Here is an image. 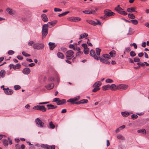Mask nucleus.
<instances>
[{"instance_id": "7", "label": "nucleus", "mask_w": 149, "mask_h": 149, "mask_svg": "<svg viewBox=\"0 0 149 149\" xmlns=\"http://www.w3.org/2000/svg\"><path fill=\"white\" fill-rule=\"evenodd\" d=\"M90 54L91 56L93 57L94 58L97 60H99V56L98 57L95 54V52L94 50L92 49L90 51Z\"/></svg>"}, {"instance_id": "22", "label": "nucleus", "mask_w": 149, "mask_h": 149, "mask_svg": "<svg viewBox=\"0 0 149 149\" xmlns=\"http://www.w3.org/2000/svg\"><path fill=\"white\" fill-rule=\"evenodd\" d=\"M66 102V100L65 99L59 100L58 102L57 103L58 105H60L65 103Z\"/></svg>"}, {"instance_id": "18", "label": "nucleus", "mask_w": 149, "mask_h": 149, "mask_svg": "<svg viewBox=\"0 0 149 149\" xmlns=\"http://www.w3.org/2000/svg\"><path fill=\"white\" fill-rule=\"evenodd\" d=\"M99 60H100V62L105 64H109L110 63V62L105 59L101 58L100 56H99Z\"/></svg>"}, {"instance_id": "10", "label": "nucleus", "mask_w": 149, "mask_h": 149, "mask_svg": "<svg viewBox=\"0 0 149 149\" xmlns=\"http://www.w3.org/2000/svg\"><path fill=\"white\" fill-rule=\"evenodd\" d=\"M117 87V89L123 90L126 89L128 87V86L127 85L120 84L118 85Z\"/></svg>"}, {"instance_id": "50", "label": "nucleus", "mask_w": 149, "mask_h": 149, "mask_svg": "<svg viewBox=\"0 0 149 149\" xmlns=\"http://www.w3.org/2000/svg\"><path fill=\"white\" fill-rule=\"evenodd\" d=\"M83 53L80 51H78L76 53V56H80Z\"/></svg>"}, {"instance_id": "64", "label": "nucleus", "mask_w": 149, "mask_h": 149, "mask_svg": "<svg viewBox=\"0 0 149 149\" xmlns=\"http://www.w3.org/2000/svg\"><path fill=\"white\" fill-rule=\"evenodd\" d=\"M82 12L83 13L86 14H90L89 11L88 10H85L84 11H83Z\"/></svg>"}, {"instance_id": "14", "label": "nucleus", "mask_w": 149, "mask_h": 149, "mask_svg": "<svg viewBox=\"0 0 149 149\" xmlns=\"http://www.w3.org/2000/svg\"><path fill=\"white\" fill-rule=\"evenodd\" d=\"M6 10L8 13L12 15H15V12L12 10L11 9L9 8H7Z\"/></svg>"}, {"instance_id": "49", "label": "nucleus", "mask_w": 149, "mask_h": 149, "mask_svg": "<svg viewBox=\"0 0 149 149\" xmlns=\"http://www.w3.org/2000/svg\"><path fill=\"white\" fill-rule=\"evenodd\" d=\"M14 88L15 90H18L21 88L20 86L18 85H16L14 86Z\"/></svg>"}, {"instance_id": "9", "label": "nucleus", "mask_w": 149, "mask_h": 149, "mask_svg": "<svg viewBox=\"0 0 149 149\" xmlns=\"http://www.w3.org/2000/svg\"><path fill=\"white\" fill-rule=\"evenodd\" d=\"M105 15L107 16H114L115 14L109 10H106L104 11Z\"/></svg>"}, {"instance_id": "45", "label": "nucleus", "mask_w": 149, "mask_h": 149, "mask_svg": "<svg viewBox=\"0 0 149 149\" xmlns=\"http://www.w3.org/2000/svg\"><path fill=\"white\" fill-rule=\"evenodd\" d=\"M130 55L132 57H134L136 56V54L134 51H131L130 52Z\"/></svg>"}, {"instance_id": "31", "label": "nucleus", "mask_w": 149, "mask_h": 149, "mask_svg": "<svg viewBox=\"0 0 149 149\" xmlns=\"http://www.w3.org/2000/svg\"><path fill=\"white\" fill-rule=\"evenodd\" d=\"M110 56L112 57H114L116 56V52L115 51L113 50L109 53Z\"/></svg>"}, {"instance_id": "39", "label": "nucleus", "mask_w": 149, "mask_h": 149, "mask_svg": "<svg viewBox=\"0 0 149 149\" xmlns=\"http://www.w3.org/2000/svg\"><path fill=\"white\" fill-rule=\"evenodd\" d=\"M128 17L131 19H134L135 18V16L132 13H129L128 15Z\"/></svg>"}, {"instance_id": "53", "label": "nucleus", "mask_w": 149, "mask_h": 149, "mask_svg": "<svg viewBox=\"0 0 149 149\" xmlns=\"http://www.w3.org/2000/svg\"><path fill=\"white\" fill-rule=\"evenodd\" d=\"M14 52L13 50H10L8 51V54L9 55H12L14 54Z\"/></svg>"}, {"instance_id": "26", "label": "nucleus", "mask_w": 149, "mask_h": 149, "mask_svg": "<svg viewBox=\"0 0 149 149\" xmlns=\"http://www.w3.org/2000/svg\"><path fill=\"white\" fill-rule=\"evenodd\" d=\"M81 20L80 18L77 17H74L72 18L70 20L71 21L74 22H76L80 21Z\"/></svg>"}, {"instance_id": "12", "label": "nucleus", "mask_w": 149, "mask_h": 149, "mask_svg": "<svg viewBox=\"0 0 149 149\" xmlns=\"http://www.w3.org/2000/svg\"><path fill=\"white\" fill-rule=\"evenodd\" d=\"M79 98V97H75L74 98H71L67 100L68 102H71L72 104H74V102Z\"/></svg>"}, {"instance_id": "33", "label": "nucleus", "mask_w": 149, "mask_h": 149, "mask_svg": "<svg viewBox=\"0 0 149 149\" xmlns=\"http://www.w3.org/2000/svg\"><path fill=\"white\" fill-rule=\"evenodd\" d=\"M121 114L123 116L125 117H127L130 114L127 111L122 112H121Z\"/></svg>"}, {"instance_id": "15", "label": "nucleus", "mask_w": 149, "mask_h": 149, "mask_svg": "<svg viewBox=\"0 0 149 149\" xmlns=\"http://www.w3.org/2000/svg\"><path fill=\"white\" fill-rule=\"evenodd\" d=\"M54 84L53 83H51L45 86L46 88L48 90L52 89L54 87Z\"/></svg>"}, {"instance_id": "16", "label": "nucleus", "mask_w": 149, "mask_h": 149, "mask_svg": "<svg viewBox=\"0 0 149 149\" xmlns=\"http://www.w3.org/2000/svg\"><path fill=\"white\" fill-rule=\"evenodd\" d=\"M118 88L117 86H116L115 84H113L111 85H109V89L112 91H115Z\"/></svg>"}, {"instance_id": "62", "label": "nucleus", "mask_w": 149, "mask_h": 149, "mask_svg": "<svg viewBox=\"0 0 149 149\" xmlns=\"http://www.w3.org/2000/svg\"><path fill=\"white\" fill-rule=\"evenodd\" d=\"M137 64L138 65H140L141 66H144V62H138L137 63Z\"/></svg>"}, {"instance_id": "25", "label": "nucleus", "mask_w": 149, "mask_h": 149, "mask_svg": "<svg viewBox=\"0 0 149 149\" xmlns=\"http://www.w3.org/2000/svg\"><path fill=\"white\" fill-rule=\"evenodd\" d=\"M102 57H103L106 60H108L110 58V56L107 54H104L102 56Z\"/></svg>"}, {"instance_id": "3", "label": "nucleus", "mask_w": 149, "mask_h": 149, "mask_svg": "<svg viewBox=\"0 0 149 149\" xmlns=\"http://www.w3.org/2000/svg\"><path fill=\"white\" fill-rule=\"evenodd\" d=\"M33 109L35 110H40L43 112H45L46 111V109L44 105H38L34 106Z\"/></svg>"}, {"instance_id": "34", "label": "nucleus", "mask_w": 149, "mask_h": 149, "mask_svg": "<svg viewBox=\"0 0 149 149\" xmlns=\"http://www.w3.org/2000/svg\"><path fill=\"white\" fill-rule=\"evenodd\" d=\"M137 132L143 134H146V130L144 129H142L139 130H137Z\"/></svg>"}, {"instance_id": "43", "label": "nucleus", "mask_w": 149, "mask_h": 149, "mask_svg": "<svg viewBox=\"0 0 149 149\" xmlns=\"http://www.w3.org/2000/svg\"><path fill=\"white\" fill-rule=\"evenodd\" d=\"M49 125L50 126V127L51 128L53 129L55 128V125L53 124L52 122L51 121L49 123Z\"/></svg>"}, {"instance_id": "23", "label": "nucleus", "mask_w": 149, "mask_h": 149, "mask_svg": "<svg viewBox=\"0 0 149 149\" xmlns=\"http://www.w3.org/2000/svg\"><path fill=\"white\" fill-rule=\"evenodd\" d=\"M136 8L135 7H131L127 8V10L128 12L132 13L135 11Z\"/></svg>"}, {"instance_id": "13", "label": "nucleus", "mask_w": 149, "mask_h": 149, "mask_svg": "<svg viewBox=\"0 0 149 149\" xmlns=\"http://www.w3.org/2000/svg\"><path fill=\"white\" fill-rule=\"evenodd\" d=\"M23 73L24 74H28L30 72L31 70L28 68H25L22 71Z\"/></svg>"}, {"instance_id": "59", "label": "nucleus", "mask_w": 149, "mask_h": 149, "mask_svg": "<svg viewBox=\"0 0 149 149\" xmlns=\"http://www.w3.org/2000/svg\"><path fill=\"white\" fill-rule=\"evenodd\" d=\"M48 80L50 81H54V79L53 77H51L49 78Z\"/></svg>"}, {"instance_id": "47", "label": "nucleus", "mask_w": 149, "mask_h": 149, "mask_svg": "<svg viewBox=\"0 0 149 149\" xmlns=\"http://www.w3.org/2000/svg\"><path fill=\"white\" fill-rule=\"evenodd\" d=\"M138 116L137 115L133 114L131 116L133 120L136 119L138 118Z\"/></svg>"}, {"instance_id": "8", "label": "nucleus", "mask_w": 149, "mask_h": 149, "mask_svg": "<svg viewBox=\"0 0 149 149\" xmlns=\"http://www.w3.org/2000/svg\"><path fill=\"white\" fill-rule=\"evenodd\" d=\"M36 124L39 125L41 127H43L44 126V123L42 122L41 120L38 118H37L35 120Z\"/></svg>"}, {"instance_id": "30", "label": "nucleus", "mask_w": 149, "mask_h": 149, "mask_svg": "<svg viewBox=\"0 0 149 149\" xmlns=\"http://www.w3.org/2000/svg\"><path fill=\"white\" fill-rule=\"evenodd\" d=\"M55 24V23L53 22H49L47 24H46L47 25V27H48L50 28H51L52 26H53Z\"/></svg>"}, {"instance_id": "51", "label": "nucleus", "mask_w": 149, "mask_h": 149, "mask_svg": "<svg viewBox=\"0 0 149 149\" xmlns=\"http://www.w3.org/2000/svg\"><path fill=\"white\" fill-rule=\"evenodd\" d=\"M100 88L99 87H95L92 90L93 92H96L97 91L99 90Z\"/></svg>"}, {"instance_id": "52", "label": "nucleus", "mask_w": 149, "mask_h": 149, "mask_svg": "<svg viewBox=\"0 0 149 149\" xmlns=\"http://www.w3.org/2000/svg\"><path fill=\"white\" fill-rule=\"evenodd\" d=\"M81 100H82V101L81 102H82L81 103V104L87 103L88 102V100L86 99H83Z\"/></svg>"}, {"instance_id": "36", "label": "nucleus", "mask_w": 149, "mask_h": 149, "mask_svg": "<svg viewBox=\"0 0 149 149\" xmlns=\"http://www.w3.org/2000/svg\"><path fill=\"white\" fill-rule=\"evenodd\" d=\"M101 51V49H100L98 48H96V52L97 55V56H99L100 54V52Z\"/></svg>"}, {"instance_id": "27", "label": "nucleus", "mask_w": 149, "mask_h": 149, "mask_svg": "<svg viewBox=\"0 0 149 149\" xmlns=\"http://www.w3.org/2000/svg\"><path fill=\"white\" fill-rule=\"evenodd\" d=\"M6 72L4 70H2L0 72V76L3 78L5 76Z\"/></svg>"}, {"instance_id": "42", "label": "nucleus", "mask_w": 149, "mask_h": 149, "mask_svg": "<svg viewBox=\"0 0 149 149\" xmlns=\"http://www.w3.org/2000/svg\"><path fill=\"white\" fill-rule=\"evenodd\" d=\"M105 82L107 83H113V81L110 79H108L106 80Z\"/></svg>"}, {"instance_id": "54", "label": "nucleus", "mask_w": 149, "mask_h": 149, "mask_svg": "<svg viewBox=\"0 0 149 149\" xmlns=\"http://www.w3.org/2000/svg\"><path fill=\"white\" fill-rule=\"evenodd\" d=\"M62 10L59 8H55L54 11L55 12H60L62 11Z\"/></svg>"}, {"instance_id": "21", "label": "nucleus", "mask_w": 149, "mask_h": 149, "mask_svg": "<svg viewBox=\"0 0 149 149\" xmlns=\"http://www.w3.org/2000/svg\"><path fill=\"white\" fill-rule=\"evenodd\" d=\"M86 22L89 24H91L93 25H97L96 22H95L94 21L92 20H91L88 19L86 20Z\"/></svg>"}, {"instance_id": "40", "label": "nucleus", "mask_w": 149, "mask_h": 149, "mask_svg": "<svg viewBox=\"0 0 149 149\" xmlns=\"http://www.w3.org/2000/svg\"><path fill=\"white\" fill-rule=\"evenodd\" d=\"M133 33L132 31V29L131 27H130L129 30V32L127 34V35H132Z\"/></svg>"}, {"instance_id": "63", "label": "nucleus", "mask_w": 149, "mask_h": 149, "mask_svg": "<svg viewBox=\"0 0 149 149\" xmlns=\"http://www.w3.org/2000/svg\"><path fill=\"white\" fill-rule=\"evenodd\" d=\"M82 47L84 48V49L86 48L87 47V45L86 43H83L82 44Z\"/></svg>"}, {"instance_id": "6", "label": "nucleus", "mask_w": 149, "mask_h": 149, "mask_svg": "<svg viewBox=\"0 0 149 149\" xmlns=\"http://www.w3.org/2000/svg\"><path fill=\"white\" fill-rule=\"evenodd\" d=\"M41 146L42 148L45 149H55V148L54 145L50 146L47 144H42Z\"/></svg>"}, {"instance_id": "37", "label": "nucleus", "mask_w": 149, "mask_h": 149, "mask_svg": "<svg viewBox=\"0 0 149 149\" xmlns=\"http://www.w3.org/2000/svg\"><path fill=\"white\" fill-rule=\"evenodd\" d=\"M84 52L86 55L88 54L89 53V49L88 48L84 49Z\"/></svg>"}, {"instance_id": "1", "label": "nucleus", "mask_w": 149, "mask_h": 149, "mask_svg": "<svg viewBox=\"0 0 149 149\" xmlns=\"http://www.w3.org/2000/svg\"><path fill=\"white\" fill-rule=\"evenodd\" d=\"M48 28L47 25L46 24H44L43 25L42 28V39L45 38L47 35L48 33Z\"/></svg>"}, {"instance_id": "38", "label": "nucleus", "mask_w": 149, "mask_h": 149, "mask_svg": "<svg viewBox=\"0 0 149 149\" xmlns=\"http://www.w3.org/2000/svg\"><path fill=\"white\" fill-rule=\"evenodd\" d=\"M131 22H132V23L133 24H134V25H136L138 23V21L136 19L131 20Z\"/></svg>"}, {"instance_id": "2", "label": "nucleus", "mask_w": 149, "mask_h": 149, "mask_svg": "<svg viewBox=\"0 0 149 149\" xmlns=\"http://www.w3.org/2000/svg\"><path fill=\"white\" fill-rule=\"evenodd\" d=\"M115 10L118 13L121 15H126L127 14L126 12L124 11V10L121 8L120 7V5H118V6L115 8Z\"/></svg>"}, {"instance_id": "48", "label": "nucleus", "mask_w": 149, "mask_h": 149, "mask_svg": "<svg viewBox=\"0 0 149 149\" xmlns=\"http://www.w3.org/2000/svg\"><path fill=\"white\" fill-rule=\"evenodd\" d=\"M117 138L118 139L124 140L125 139V138L123 136L121 135H117Z\"/></svg>"}, {"instance_id": "29", "label": "nucleus", "mask_w": 149, "mask_h": 149, "mask_svg": "<svg viewBox=\"0 0 149 149\" xmlns=\"http://www.w3.org/2000/svg\"><path fill=\"white\" fill-rule=\"evenodd\" d=\"M58 57L61 59H63L64 58V56L63 53L61 52H58V53L57 54Z\"/></svg>"}, {"instance_id": "57", "label": "nucleus", "mask_w": 149, "mask_h": 149, "mask_svg": "<svg viewBox=\"0 0 149 149\" xmlns=\"http://www.w3.org/2000/svg\"><path fill=\"white\" fill-rule=\"evenodd\" d=\"M75 46V44H70L69 45V47L70 48L74 49Z\"/></svg>"}, {"instance_id": "41", "label": "nucleus", "mask_w": 149, "mask_h": 149, "mask_svg": "<svg viewBox=\"0 0 149 149\" xmlns=\"http://www.w3.org/2000/svg\"><path fill=\"white\" fill-rule=\"evenodd\" d=\"M75 46L74 48V50H76L78 51H80V48L79 47H77V43L75 44Z\"/></svg>"}, {"instance_id": "60", "label": "nucleus", "mask_w": 149, "mask_h": 149, "mask_svg": "<svg viewBox=\"0 0 149 149\" xmlns=\"http://www.w3.org/2000/svg\"><path fill=\"white\" fill-rule=\"evenodd\" d=\"M59 99H60L58 98H55L53 99V102H58Z\"/></svg>"}, {"instance_id": "55", "label": "nucleus", "mask_w": 149, "mask_h": 149, "mask_svg": "<svg viewBox=\"0 0 149 149\" xmlns=\"http://www.w3.org/2000/svg\"><path fill=\"white\" fill-rule=\"evenodd\" d=\"M16 149H21L20 148V146L19 144H17L15 145Z\"/></svg>"}, {"instance_id": "24", "label": "nucleus", "mask_w": 149, "mask_h": 149, "mask_svg": "<svg viewBox=\"0 0 149 149\" xmlns=\"http://www.w3.org/2000/svg\"><path fill=\"white\" fill-rule=\"evenodd\" d=\"M102 83L100 81H98L96 82L93 85V87H99L100 85H101Z\"/></svg>"}, {"instance_id": "4", "label": "nucleus", "mask_w": 149, "mask_h": 149, "mask_svg": "<svg viewBox=\"0 0 149 149\" xmlns=\"http://www.w3.org/2000/svg\"><path fill=\"white\" fill-rule=\"evenodd\" d=\"M44 47V44L41 43H36L33 45V47L34 49L37 50L42 49Z\"/></svg>"}, {"instance_id": "11", "label": "nucleus", "mask_w": 149, "mask_h": 149, "mask_svg": "<svg viewBox=\"0 0 149 149\" xmlns=\"http://www.w3.org/2000/svg\"><path fill=\"white\" fill-rule=\"evenodd\" d=\"M10 68H13L14 70L18 69L20 67L21 65L19 63H18L14 65L13 64H11L10 65Z\"/></svg>"}, {"instance_id": "28", "label": "nucleus", "mask_w": 149, "mask_h": 149, "mask_svg": "<svg viewBox=\"0 0 149 149\" xmlns=\"http://www.w3.org/2000/svg\"><path fill=\"white\" fill-rule=\"evenodd\" d=\"M4 92L7 95H11L13 93V90H10V91L6 90L4 91Z\"/></svg>"}, {"instance_id": "46", "label": "nucleus", "mask_w": 149, "mask_h": 149, "mask_svg": "<svg viewBox=\"0 0 149 149\" xmlns=\"http://www.w3.org/2000/svg\"><path fill=\"white\" fill-rule=\"evenodd\" d=\"M134 61L135 62H139L140 61V59L137 57L134 58Z\"/></svg>"}, {"instance_id": "61", "label": "nucleus", "mask_w": 149, "mask_h": 149, "mask_svg": "<svg viewBox=\"0 0 149 149\" xmlns=\"http://www.w3.org/2000/svg\"><path fill=\"white\" fill-rule=\"evenodd\" d=\"M87 43L91 47L93 46L92 44L90 42V40L89 39L87 40Z\"/></svg>"}, {"instance_id": "32", "label": "nucleus", "mask_w": 149, "mask_h": 149, "mask_svg": "<svg viewBox=\"0 0 149 149\" xmlns=\"http://www.w3.org/2000/svg\"><path fill=\"white\" fill-rule=\"evenodd\" d=\"M102 89L104 91L108 90L109 89V85L107 84V85L102 86Z\"/></svg>"}, {"instance_id": "56", "label": "nucleus", "mask_w": 149, "mask_h": 149, "mask_svg": "<svg viewBox=\"0 0 149 149\" xmlns=\"http://www.w3.org/2000/svg\"><path fill=\"white\" fill-rule=\"evenodd\" d=\"M89 12L90 14H94L95 13V10H91Z\"/></svg>"}, {"instance_id": "58", "label": "nucleus", "mask_w": 149, "mask_h": 149, "mask_svg": "<svg viewBox=\"0 0 149 149\" xmlns=\"http://www.w3.org/2000/svg\"><path fill=\"white\" fill-rule=\"evenodd\" d=\"M35 44L33 41H30L28 42V45L29 46H33L34 44Z\"/></svg>"}, {"instance_id": "5", "label": "nucleus", "mask_w": 149, "mask_h": 149, "mask_svg": "<svg viewBox=\"0 0 149 149\" xmlns=\"http://www.w3.org/2000/svg\"><path fill=\"white\" fill-rule=\"evenodd\" d=\"M73 52L71 50H69L66 52L65 55L67 59L68 60H70L72 59L74 57L73 56Z\"/></svg>"}, {"instance_id": "44", "label": "nucleus", "mask_w": 149, "mask_h": 149, "mask_svg": "<svg viewBox=\"0 0 149 149\" xmlns=\"http://www.w3.org/2000/svg\"><path fill=\"white\" fill-rule=\"evenodd\" d=\"M22 54L25 57H29L31 56L28 53H26V52L24 51H23L22 52Z\"/></svg>"}, {"instance_id": "20", "label": "nucleus", "mask_w": 149, "mask_h": 149, "mask_svg": "<svg viewBox=\"0 0 149 149\" xmlns=\"http://www.w3.org/2000/svg\"><path fill=\"white\" fill-rule=\"evenodd\" d=\"M41 17L42 20L44 22H45L48 21V18L45 14H42L41 15Z\"/></svg>"}, {"instance_id": "35", "label": "nucleus", "mask_w": 149, "mask_h": 149, "mask_svg": "<svg viewBox=\"0 0 149 149\" xmlns=\"http://www.w3.org/2000/svg\"><path fill=\"white\" fill-rule=\"evenodd\" d=\"M3 145L5 146H7L8 144V140L6 139L3 140Z\"/></svg>"}, {"instance_id": "17", "label": "nucleus", "mask_w": 149, "mask_h": 149, "mask_svg": "<svg viewBox=\"0 0 149 149\" xmlns=\"http://www.w3.org/2000/svg\"><path fill=\"white\" fill-rule=\"evenodd\" d=\"M88 36V35L87 33H83L82 34L80 35L79 39H83V38H85L86 39L87 38V37Z\"/></svg>"}, {"instance_id": "19", "label": "nucleus", "mask_w": 149, "mask_h": 149, "mask_svg": "<svg viewBox=\"0 0 149 149\" xmlns=\"http://www.w3.org/2000/svg\"><path fill=\"white\" fill-rule=\"evenodd\" d=\"M48 44L49 46L50 49L51 50H53L56 47L54 43L49 42Z\"/></svg>"}]
</instances>
